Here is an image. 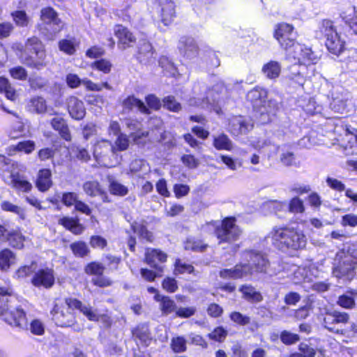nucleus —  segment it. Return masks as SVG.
<instances>
[{"instance_id":"f257e3e1","label":"nucleus","mask_w":357,"mask_h":357,"mask_svg":"<svg viewBox=\"0 0 357 357\" xmlns=\"http://www.w3.org/2000/svg\"><path fill=\"white\" fill-rule=\"evenodd\" d=\"M282 47L286 51L287 59L294 63L290 68L289 79L294 80L298 85L303 86L305 79L303 72L298 68L304 69L305 65L315 63L317 56L311 49L294 42L292 39H288L287 43H282Z\"/></svg>"},{"instance_id":"f03ea898","label":"nucleus","mask_w":357,"mask_h":357,"mask_svg":"<svg viewBox=\"0 0 357 357\" xmlns=\"http://www.w3.org/2000/svg\"><path fill=\"white\" fill-rule=\"evenodd\" d=\"M68 307L55 304L51 311L52 319L57 326L61 327L72 326L75 323V317L70 309L79 310L89 321H98L100 315L97 310L93 309L89 305H85L75 298L66 299Z\"/></svg>"},{"instance_id":"7ed1b4c3","label":"nucleus","mask_w":357,"mask_h":357,"mask_svg":"<svg viewBox=\"0 0 357 357\" xmlns=\"http://www.w3.org/2000/svg\"><path fill=\"white\" fill-rule=\"evenodd\" d=\"M0 296L3 298L0 305V316L8 324L20 328H27L28 321L24 310L17 305V298L13 295V289L7 285L0 287Z\"/></svg>"},{"instance_id":"20e7f679","label":"nucleus","mask_w":357,"mask_h":357,"mask_svg":"<svg viewBox=\"0 0 357 357\" xmlns=\"http://www.w3.org/2000/svg\"><path fill=\"white\" fill-rule=\"evenodd\" d=\"M269 236L275 247L283 251L303 249L307 243V238L303 232L294 227H275L269 233Z\"/></svg>"},{"instance_id":"39448f33","label":"nucleus","mask_w":357,"mask_h":357,"mask_svg":"<svg viewBox=\"0 0 357 357\" xmlns=\"http://www.w3.org/2000/svg\"><path fill=\"white\" fill-rule=\"evenodd\" d=\"M247 98L252 103L255 116L261 123L271 121L278 110V104L275 100H267L266 90L256 87L248 93Z\"/></svg>"},{"instance_id":"423d86ee","label":"nucleus","mask_w":357,"mask_h":357,"mask_svg":"<svg viewBox=\"0 0 357 357\" xmlns=\"http://www.w3.org/2000/svg\"><path fill=\"white\" fill-rule=\"evenodd\" d=\"M234 218H226L221 222L206 223L202 229L206 231H213L219 243H231L236 241L241 234V230L235 223Z\"/></svg>"},{"instance_id":"0eeeda50","label":"nucleus","mask_w":357,"mask_h":357,"mask_svg":"<svg viewBox=\"0 0 357 357\" xmlns=\"http://www.w3.org/2000/svg\"><path fill=\"white\" fill-rule=\"evenodd\" d=\"M46 54L44 46L36 37L29 38L25 44L22 61L26 66L40 70L47 65Z\"/></svg>"},{"instance_id":"6e6552de","label":"nucleus","mask_w":357,"mask_h":357,"mask_svg":"<svg viewBox=\"0 0 357 357\" xmlns=\"http://www.w3.org/2000/svg\"><path fill=\"white\" fill-rule=\"evenodd\" d=\"M357 255H354L344 250L337 252L333 260V274L338 278L351 280L355 275Z\"/></svg>"},{"instance_id":"1a4fd4ad","label":"nucleus","mask_w":357,"mask_h":357,"mask_svg":"<svg viewBox=\"0 0 357 357\" xmlns=\"http://www.w3.org/2000/svg\"><path fill=\"white\" fill-rule=\"evenodd\" d=\"M242 264L246 275L256 273H265L269 266V261L266 257L261 252L256 250H246L241 255Z\"/></svg>"},{"instance_id":"9d476101","label":"nucleus","mask_w":357,"mask_h":357,"mask_svg":"<svg viewBox=\"0 0 357 357\" xmlns=\"http://www.w3.org/2000/svg\"><path fill=\"white\" fill-rule=\"evenodd\" d=\"M194 96L189 100L190 106L209 108L215 101L212 91L204 84H197L193 87Z\"/></svg>"},{"instance_id":"9b49d317","label":"nucleus","mask_w":357,"mask_h":357,"mask_svg":"<svg viewBox=\"0 0 357 357\" xmlns=\"http://www.w3.org/2000/svg\"><path fill=\"white\" fill-rule=\"evenodd\" d=\"M40 13V19L45 26L44 29L49 32L50 37H53L62 29L63 24L52 8H45L41 10Z\"/></svg>"},{"instance_id":"f8f14e48","label":"nucleus","mask_w":357,"mask_h":357,"mask_svg":"<svg viewBox=\"0 0 357 357\" xmlns=\"http://www.w3.org/2000/svg\"><path fill=\"white\" fill-rule=\"evenodd\" d=\"M113 144L108 140L98 142L93 149V156L96 160L105 166L110 165V155L116 158L114 152Z\"/></svg>"},{"instance_id":"ddd939ff","label":"nucleus","mask_w":357,"mask_h":357,"mask_svg":"<svg viewBox=\"0 0 357 357\" xmlns=\"http://www.w3.org/2000/svg\"><path fill=\"white\" fill-rule=\"evenodd\" d=\"M349 319V314L346 312L334 311L327 312L324 318V326L329 331L343 335L344 333L342 329L337 327L340 324H346Z\"/></svg>"},{"instance_id":"4468645a","label":"nucleus","mask_w":357,"mask_h":357,"mask_svg":"<svg viewBox=\"0 0 357 357\" xmlns=\"http://www.w3.org/2000/svg\"><path fill=\"white\" fill-rule=\"evenodd\" d=\"M55 281L54 271L51 268H42L36 272L31 279L32 284L36 287L51 288Z\"/></svg>"},{"instance_id":"2eb2a0df","label":"nucleus","mask_w":357,"mask_h":357,"mask_svg":"<svg viewBox=\"0 0 357 357\" xmlns=\"http://www.w3.org/2000/svg\"><path fill=\"white\" fill-rule=\"evenodd\" d=\"M178 48L181 54L188 59L196 57L199 52V47L195 39L187 36L180 38Z\"/></svg>"},{"instance_id":"dca6fc26","label":"nucleus","mask_w":357,"mask_h":357,"mask_svg":"<svg viewBox=\"0 0 357 357\" xmlns=\"http://www.w3.org/2000/svg\"><path fill=\"white\" fill-rule=\"evenodd\" d=\"M252 125L241 116H233L229 121V131L234 135L247 133Z\"/></svg>"},{"instance_id":"f3484780","label":"nucleus","mask_w":357,"mask_h":357,"mask_svg":"<svg viewBox=\"0 0 357 357\" xmlns=\"http://www.w3.org/2000/svg\"><path fill=\"white\" fill-rule=\"evenodd\" d=\"M68 112L76 120L82 119L86 114L84 102L75 96H70L66 100Z\"/></svg>"},{"instance_id":"a211bd4d","label":"nucleus","mask_w":357,"mask_h":357,"mask_svg":"<svg viewBox=\"0 0 357 357\" xmlns=\"http://www.w3.org/2000/svg\"><path fill=\"white\" fill-rule=\"evenodd\" d=\"M145 259L148 264L162 271V267L158 266V262L163 263L166 261L167 255L158 250L147 249L145 254Z\"/></svg>"},{"instance_id":"6ab92c4d","label":"nucleus","mask_w":357,"mask_h":357,"mask_svg":"<svg viewBox=\"0 0 357 357\" xmlns=\"http://www.w3.org/2000/svg\"><path fill=\"white\" fill-rule=\"evenodd\" d=\"M160 5L161 21L165 25H167L175 16L174 3L172 0H162Z\"/></svg>"},{"instance_id":"aec40b11","label":"nucleus","mask_w":357,"mask_h":357,"mask_svg":"<svg viewBox=\"0 0 357 357\" xmlns=\"http://www.w3.org/2000/svg\"><path fill=\"white\" fill-rule=\"evenodd\" d=\"M9 185L15 190L22 192H29L32 189V185L29 183L24 176L16 174H11Z\"/></svg>"},{"instance_id":"412c9836","label":"nucleus","mask_w":357,"mask_h":357,"mask_svg":"<svg viewBox=\"0 0 357 357\" xmlns=\"http://www.w3.org/2000/svg\"><path fill=\"white\" fill-rule=\"evenodd\" d=\"M114 33L116 36L119 38V45H122V49H126L130 45V43L135 41L132 33L122 25H116L115 26Z\"/></svg>"},{"instance_id":"4be33fe9","label":"nucleus","mask_w":357,"mask_h":357,"mask_svg":"<svg viewBox=\"0 0 357 357\" xmlns=\"http://www.w3.org/2000/svg\"><path fill=\"white\" fill-rule=\"evenodd\" d=\"M219 275L222 279H240L246 277V273L242 263L236 264L231 268L222 269L219 272Z\"/></svg>"},{"instance_id":"5701e85b","label":"nucleus","mask_w":357,"mask_h":357,"mask_svg":"<svg viewBox=\"0 0 357 357\" xmlns=\"http://www.w3.org/2000/svg\"><path fill=\"white\" fill-rule=\"evenodd\" d=\"M326 46L328 51L333 54L339 55L344 50V41L340 34H333L326 40Z\"/></svg>"},{"instance_id":"b1692460","label":"nucleus","mask_w":357,"mask_h":357,"mask_svg":"<svg viewBox=\"0 0 357 357\" xmlns=\"http://www.w3.org/2000/svg\"><path fill=\"white\" fill-rule=\"evenodd\" d=\"M243 294V298L251 303H259L263 300L261 293L250 284H243L239 288Z\"/></svg>"},{"instance_id":"393cba45","label":"nucleus","mask_w":357,"mask_h":357,"mask_svg":"<svg viewBox=\"0 0 357 357\" xmlns=\"http://www.w3.org/2000/svg\"><path fill=\"white\" fill-rule=\"evenodd\" d=\"M154 299L160 302V308L162 313L167 315L176 311V305L175 302L168 296H161L159 294H155Z\"/></svg>"},{"instance_id":"a878e982","label":"nucleus","mask_w":357,"mask_h":357,"mask_svg":"<svg viewBox=\"0 0 357 357\" xmlns=\"http://www.w3.org/2000/svg\"><path fill=\"white\" fill-rule=\"evenodd\" d=\"M109 191L111 194L123 197L128 195V188L114 178L113 176H107Z\"/></svg>"},{"instance_id":"bb28decb","label":"nucleus","mask_w":357,"mask_h":357,"mask_svg":"<svg viewBox=\"0 0 357 357\" xmlns=\"http://www.w3.org/2000/svg\"><path fill=\"white\" fill-rule=\"evenodd\" d=\"M293 31V26L289 24L282 23L277 26L274 37L279 42L282 47V43H287L288 39H291L289 36L291 34Z\"/></svg>"},{"instance_id":"cd10ccee","label":"nucleus","mask_w":357,"mask_h":357,"mask_svg":"<svg viewBox=\"0 0 357 357\" xmlns=\"http://www.w3.org/2000/svg\"><path fill=\"white\" fill-rule=\"evenodd\" d=\"M281 68V64L279 62L270 61L263 66L261 71L268 79H275L280 76Z\"/></svg>"},{"instance_id":"c85d7f7f","label":"nucleus","mask_w":357,"mask_h":357,"mask_svg":"<svg viewBox=\"0 0 357 357\" xmlns=\"http://www.w3.org/2000/svg\"><path fill=\"white\" fill-rule=\"evenodd\" d=\"M51 176L52 174L50 169H44L39 171L36 186L40 191L45 192L52 186Z\"/></svg>"},{"instance_id":"c756f323","label":"nucleus","mask_w":357,"mask_h":357,"mask_svg":"<svg viewBox=\"0 0 357 357\" xmlns=\"http://www.w3.org/2000/svg\"><path fill=\"white\" fill-rule=\"evenodd\" d=\"M154 52L151 44L147 41H143L139 47L137 59L141 63H147L151 61Z\"/></svg>"},{"instance_id":"7c9ffc66","label":"nucleus","mask_w":357,"mask_h":357,"mask_svg":"<svg viewBox=\"0 0 357 357\" xmlns=\"http://www.w3.org/2000/svg\"><path fill=\"white\" fill-rule=\"evenodd\" d=\"M52 128L59 131L61 137L66 141L71 139L69 128L65 120L61 117H55L51 121Z\"/></svg>"},{"instance_id":"2f4dec72","label":"nucleus","mask_w":357,"mask_h":357,"mask_svg":"<svg viewBox=\"0 0 357 357\" xmlns=\"http://www.w3.org/2000/svg\"><path fill=\"white\" fill-rule=\"evenodd\" d=\"M59 224L75 234H80L84 231V227L77 220L73 218L63 217L59 220Z\"/></svg>"},{"instance_id":"473e14b6","label":"nucleus","mask_w":357,"mask_h":357,"mask_svg":"<svg viewBox=\"0 0 357 357\" xmlns=\"http://www.w3.org/2000/svg\"><path fill=\"white\" fill-rule=\"evenodd\" d=\"M16 262L15 255L8 249H4L0 252V268L7 271Z\"/></svg>"},{"instance_id":"72a5a7b5","label":"nucleus","mask_w":357,"mask_h":357,"mask_svg":"<svg viewBox=\"0 0 357 357\" xmlns=\"http://www.w3.org/2000/svg\"><path fill=\"white\" fill-rule=\"evenodd\" d=\"M123 106L125 109H132L133 107H137L142 113L149 114L150 110L145 104L140 100L135 98L134 96H129L123 102Z\"/></svg>"},{"instance_id":"f704fd0d","label":"nucleus","mask_w":357,"mask_h":357,"mask_svg":"<svg viewBox=\"0 0 357 357\" xmlns=\"http://www.w3.org/2000/svg\"><path fill=\"white\" fill-rule=\"evenodd\" d=\"M213 145L217 150L231 151L233 149L232 142L224 133L213 136Z\"/></svg>"},{"instance_id":"c9c22d12","label":"nucleus","mask_w":357,"mask_h":357,"mask_svg":"<svg viewBox=\"0 0 357 357\" xmlns=\"http://www.w3.org/2000/svg\"><path fill=\"white\" fill-rule=\"evenodd\" d=\"M36 144L33 141L26 140L20 142L17 144L11 146L9 147L10 151L14 152H24L26 154H29L35 149Z\"/></svg>"},{"instance_id":"e433bc0d","label":"nucleus","mask_w":357,"mask_h":357,"mask_svg":"<svg viewBox=\"0 0 357 357\" xmlns=\"http://www.w3.org/2000/svg\"><path fill=\"white\" fill-rule=\"evenodd\" d=\"M319 31L325 36L326 39L337 33L333 22L329 20H324L319 23Z\"/></svg>"},{"instance_id":"4c0bfd02","label":"nucleus","mask_w":357,"mask_h":357,"mask_svg":"<svg viewBox=\"0 0 357 357\" xmlns=\"http://www.w3.org/2000/svg\"><path fill=\"white\" fill-rule=\"evenodd\" d=\"M83 190L86 195L91 197H96L104 193L99 183L95 181L85 182L83 184Z\"/></svg>"},{"instance_id":"58836bf2","label":"nucleus","mask_w":357,"mask_h":357,"mask_svg":"<svg viewBox=\"0 0 357 357\" xmlns=\"http://www.w3.org/2000/svg\"><path fill=\"white\" fill-rule=\"evenodd\" d=\"M159 64L164 71L166 72L167 75L169 76H175L178 73L177 68L167 56H162L159 60Z\"/></svg>"},{"instance_id":"ea45409f","label":"nucleus","mask_w":357,"mask_h":357,"mask_svg":"<svg viewBox=\"0 0 357 357\" xmlns=\"http://www.w3.org/2000/svg\"><path fill=\"white\" fill-rule=\"evenodd\" d=\"M70 247L73 254L79 257H84L90 252L87 245L82 241L75 242Z\"/></svg>"},{"instance_id":"a19ab883","label":"nucleus","mask_w":357,"mask_h":357,"mask_svg":"<svg viewBox=\"0 0 357 357\" xmlns=\"http://www.w3.org/2000/svg\"><path fill=\"white\" fill-rule=\"evenodd\" d=\"M24 238L22 235L16 231H12L9 233L6 241L9 243V244L16 248H22L23 247Z\"/></svg>"},{"instance_id":"79ce46f5","label":"nucleus","mask_w":357,"mask_h":357,"mask_svg":"<svg viewBox=\"0 0 357 357\" xmlns=\"http://www.w3.org/2000/svg\"><path fill=\"white\" fill-rule=\"evenodd\" d=\"M129 146V139L126 135L125 134H119L118 135L117 139L114 142V145H113L114 152L116 155L117 151H126Z\"/></svg>"},{"instance_id":"37998d69","label":"nucleus","mask_w":357,"mask_h":357,"mask_svg":"<svg viewBox=\"0 0 357 357\" xmlns=\"http://www.w3.org/2000/svg\"><path fill=\"white\" fill-rule=\"evenodd\" d=\"M29 107L36 113L40 114L46 111L47 105L45 99L42 97H36L31 100Z\"/></svg>"},{"instance_id":"c03bdc74","label":"nucleus","mask_w":357,"mask_h":357,"mask_svg":"<svg viewBox=\"0 0 357 357\" xmlns=\"http://www.w3.org/2000/svg\"><path fill=\"white\" fill-rule=\"evenodd\" d=\"M132 335L134 337L138 338L139 340L144 343L150 340L149 328L146 325H140L137 326L132 330Z\"/></svg>"},{"instance_id":"a18cd8bd","label":"nucleus","mask_w":357,"mask_h":357,"mask_svg":"<svg viewBox=\"0 0 357 357\" xmlns=\"http://www.w3.org/2000/svg\"><path fill=\"white\" fill-rule=\"evenodd\" d=\"M162 103L163 107L171 112H178L181 109V105L172 96L164 98Z\"/></svg>"},{"instance_id":"49530a36","label":"nucleus","mask_w":357,"mask_h":357,"mask_svg":"<svg viewBox=\"0 0 357 357\" xmlns=\"http://www.w3.org/2000/svg\"><path fill=\"white\" fill-rule=\"evenodd\" d=\"M105 271V266L96 261L88 264L84 268V272L88 275H102Z\"/></svg>"},{"instance_id":"de8ad7c7","label":"nucleus","mask_w":357,"mask_h":357,"mask_svg":"<svg viewBox=\"0 0 357 357\" xmlns=\"http://www.w3.org/2000/svg\"><path fill=\"white\" fill-rule=\"evenodd\" d=\"M354 293L347 292L339 297L337 303L344 308H352L355 305Z\"/></svg>"},{"instance_id":"09e8293b","label":"nucleus","mask_w":357,"mask_h":357,"mask_svg":"<svg viewBox=\"0 0 357 357\" xmlns=\"http://www.w3.org/2000/svg\"><path fill=\"white\" fill-rule=\"evenodd\" d=\"M186 340L183 337H173L171 341V347L175 353L184 352L186 350Z\"/></svg>"},{"instance_id":"8fccbe9b","label":"nucleus","mask_w":357,"mask_h":357,"mask_svg":"<svg viewBox=\"0 0 357 357\" xmlns=\"http://www.w3.org/2000/svg\"><path fill=\"white\" fill-rule=\"evenodd\" d=\"M132 231L139 234L142 238L151 241L153 239V235L151 232L149 231L146 227L142 225L137 224L136 222L131 225Z\"/></svg>"},{"instance_id":"3c124183","label":"nucleus","mask_w":357,"mask_h":357,"mask_svg":"<svg viewBox=\"0 0 357 357\" xmlns=\"http://www.w3.org/2000/svg\"><path fill=\"white\" fill-rule=\"evenodd\" d=\"M59 50L69 55H72L75 52V40H61L59 43Z\"/></svg>"},{"instance_id":"603ef678","label":"nucleus","mask_w":357,"mask_h":357,"mask_svg":"<svg viewBox=\"0 0 357 357\" xmlns=\"http://www.w3.org/2000/svg\"><path fill=\"white\" fill-rule=\"evenodd\" d=\"M280 338L282 343L287 345L295 344L300 340L298 335L288 331H283L280 334Z\"/></svg>"},{"instance_id":"864d4df0","label":"nucleus","mask_w":357,"mask_h":357,"mask_svg":"<svg viewBox=\"0 0 357 357\" xmlns=\"http://www.w3.org/2000/svg\"><path fill=\"white\" fill-rule=\"evenodd\" d=\"M206 245H204L202 241H197L193 238H188L184 243V248L185 250H190L192 251H203Z\"/></svg>"},{"instance_id":"5fc2aeb1","label":"nucleus","mask_w":357,"mask_h":357,"mask_svg":"<svg viewBox=\"0 0 357 357\" xmlns=\"http://www.w3.org/2000/svg\"><path fill=\"white\" fill-rule=\"evenodd\" d=\"M227 335V331L224 328L219 326L215 328L211 333L208 334V337L213 340L222 342Z\"/></svg>"},{"instance_id":"6e6d98bb","label":"nucleus","mask_w":357,"mask_h":357,"mask_svg":"<svg viewBox=\"0 0 357 357\" xmlns=\"http://www.w3.org/2000/svg\"><path fill=\"white\" fill-rule=\"evenodd\" d=\"M194 271V267L183 261L181 259H177L175 263V271L178 273L183 274L185 273H191Z\"/></svg>"},{"instance_id":"4d7b16f0","label":"nucleus","mask_w":357,"mask_h":357,"mask_svg":"<svg viewBox=\"0 0 357 357\" xmlns=\"http://www.w3.org/2000/svg\"><path fill=\"white\" fill-rule=\"evenodd\" d=\"M281 162L287 167L296 166V161L294 154L291 151L283 152L280 155Z\"/></svg>"},{"instance_id":"13d9d810","label":"nucleus","mask_w":357,"mask_h":357,"mask_svg":"<svg viewBox=\"0 0 357 357\" xmlns=\"http://www.w3.org/2000/svg\"><path fill=\"white\" fill-rule=\"evenodd\" d=\"M29 83L31 89H41L47 86V80L42 77L36 76L30 77L29 79Z\"/></svg>"},{"instance_id":"bf43d9fd","label":"nucleus","mask_w":357,"mask_h":357,"mask_svg":"<svg viewBox=\"0 0 357 357\" xmlns=\"http://www.w3.org/2000/svg\"><path fill=\"white\" fill-rule=\"evenodd\" d=\"M229 317L231 321L241 326L247 325L250 322L249 317L243 315L238 312H231Z\"/></svg>"},{"instance_id":"052dcab7","label":"nucleus","mask_w":357,"mask_h":357,"mask_svg":"<svg viewBox=\"0 0 357 357\" xmlns=\"http://www.w3.org/2000/svg\"><path fill=\"white\" fill-rule=\"evenodd\" d=\"M15 23L20 26H25L29 23V18L24 11H15L12 13Z\"/></svg>"},{"instance_id":"680f3d73","label":"nucleus","mask_w":357,"mask_h":357,"mask_svg":"<svg viewBox=\"0 0 357 357\" xmlns=\"http://www.w3.org/2000/svg\"><path fill=\"white\" fill-rule=\"evenodd\" d=\"M10 74L13 78L19 80H26L28 76L26 70L22 66L11 68Z\"/></svg>"},{"instance_id":"e2e57ef3","label":"nucleus","mask_w":357,"mask_h":357,"mask_svg":"<svg viewBox=\"0 0 357 357\" xmlns=\"http://www.w3.org/2000/svg\"><path fill=\"white\" fill-rule=\"evenodd\" d=\"M61 201L66 206H75L78 201V195L75 192H65L63 194Z\"/></svg>"},{"instance_id":"0e129e2a","label":"nucleus","mask_w":357,"mask_h":357,"mask_svg":"<svg viewBox=\"0 0 357 357\" xmlns=\"http://www.w3.org/2000/svg\"><path fill=\"white\" fill-rule=\"evenodd\" d=\"M303 202L298 197L293 198L289 203V211L292 213H303L304 211Z\"/></svg>"},{"instance_id":"69168bd1","label":"nucleus","mask_w":357,"mask_h":357,"mask_svg":"<svg viewBox=\"0 0 357 357\" xmlns=\"http://www.w3.org/2000/svg\"><path fill=\"white\" fill-rule=\"evenodd\" d=\"M344 21L354 33L357 35V11L354 10L352 15L346 16Z\"/></svg>"},{"instance_id":"338daca9","label":"nucleus","mask_w":357,"mask_h":357,"mask_svg":"<svg viewBox=\"0 0 357 357\" xmlns=\"http://www.w3.org/2000/svg\"><path fill=\"white\" fill-rule=\"evenodd\" d=\"M93 67H95L98 70L105 73H108L111 70L112 64L111 63L105 59H100L95 61L93 65Z\"/></svg>"},{"instance_id":"774afa93","label":"nucleus","mask_w":357,"mask_h":357,"mask_svg":"<svg viewBox=\"0 0 357 357\" xmlns=\"http://www.w3.org/2000/svg\"><path fill=\"white\" fill-rule=\"evenodd\" d=\"M341 225L343 227H356L357 226V215L349 213L347 214L342 216V220H341Z\"/></svg>"}]
</instances>
